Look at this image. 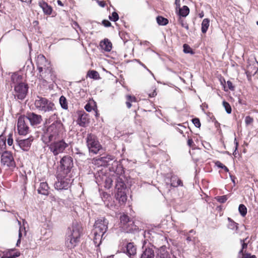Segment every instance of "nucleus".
<instances>
[{"label": "nucleus", "mask_w": 258, "mask_h": 258, "mask_svg": "<svg viewBox=\"0 0 258 258\" xmlns=\"http://www.w3.org/2000/svg\"><path fill=\"white\" fill-rule=\"evenodd\" d=\"M59 103L61 107L64 109H67L68 108V103L66 97L63 96H61L59 98Z\"/></svg>", "instance_id": "31"}, {"label": "nucleus", "mask_w": 258, "mask_h": 258, "mask_svg": "<svg viewBox=\"0 0 258 258\" xmlns=\"http://www.w3.org/2000/svg\"><path fill=\"white\" fill-rule=\"evenodd\" d=\"M86 140L87 147L90 153L97 154L102 149V146L95 135L92 134H88Z\"/></svg>", "instance_id": "5"}, {"label": "nucleus", "mask_w": 258, "mask_h": 258, "mask_svg": "<svg viewBox=\"0 0 258 258\" xmlns=\"http://www.w3.org/2000/svg\"><path fill=\"white\" fill-rule=\"evenodd\" d=\"M155 95H156V93L155 91H154L153 93H152L151 94H149V96L150 97H154Z\"/></svg>", "instance_id": "62"}, {"label": "nucleus", "mask_w": 258, "mask_h": 258, "mask_svg": "<svg viewBox=\"0 0 258 258\" xmlns=\"http://www.w3.org/2000/svg\"><path fill=\"white\" fill-rule=\"evenodd\" d=\"M175 4L176 5V8H179L180 6V0H175Z\"/></svg>", "instance_id": "56"}, {"label": "nucleus", "mask_w": 258, "mask_h": 258, "mask_svg": "<svg viewBox=\"0 0 258 258\" xmlns=\"http://www.w3.org/2000/svg\"><path fill=\"white\" fill-rule=\"evenodd\" d=\"M241 258H256L255 255H251V254L246 253H245Z\"/></svg>", "instance_id": "50"}, {"label": "nucleus", "mask_w": 258, "mask_h": 258, "mask_svg": "<svg viewBox=\"0 0 258 258\" xmlns=\"http://www.w3.org/2000/svg\"><path fill=\"white\" fill-rule=\"evenodd\" d=\"M189 13V9L188 7L186 6H184L182 8L179 9L178 15L180 16L185 17L188 15Z\"/></svg>", "instance_id": "27"}, {"label": "nucleus", "mask_w": 258, "mask_h": 258, "mask_svg": "<svg viewBox=\"0 0 258 258\" xmlns=\"http://www.w3.org/2000/svg\"><path fill=\"white\" fill-rule=\"evenodd\" d=\"M7 143L9 146H11L13 145V139L12 138V135L9 134L8 139H7Z\"/></svg>", "instance_id": "46"}, {"label": "nucleus", "mask_w": 258, "mask_h": 258, "mask_svg": "<svg viewBox=\"0 0 258 258\" xmlns=\"http://www.w3.org/2000/svg\"><path fill=\"white\" fill-rule=\"evenodd\" d=\"M215 165L219 168H223L224 167V165L221 162L217 161L215 162Z\"/></svg>", "instance_id": "53"}, {"label": "nucleus", "mask_w": 258, "mask_h": 258, "mask_svg": "<svg viewBox=\"0 0 258 258\" xmlns=\"http://www.w3.org/2000/svg\"><path fill=\"white\" fill-rule=\"evenodd\" d=\"M1 162L4 165L8 167H13L15 166V163L13 157L11 153L8 152H4L2 153Z\"/></svg>", "instance_id": "13"}, {"label": "nucleus", "mask_w": 258, "mask_h": 258, "mask_svg": "<svg viewBox=\"0 0 258 258\" xmlns=\"http://www.w3.org/2000/svg\"><path fill=\"white\" fill-rule=\"evenodd\" d=\"M238 211L241 215L243 217H244L247 214V208L243 204H240L239 206Z\"/></svg>", "instance_id": "35"}, {"label": "nucleus", "mask_w": 258, "mask_h": 258, "mask_svg": "<svg viewBox=\"0 0 258 258\" xmlns=\"http://www.w3.org/2000/svg\"><path fill=\"white\" fill-rule=\"evenodd\" d=\"M97 3L98 4V5L101 7H104L105 6V3H104V2H103V1H97Z\"/></svg>", "instance_id": "55"}, {"label": "nucleus", "mask_w": 258, "mask_h": 258, "mask_svg": "<svg viewBox=\"0 0 258 258\" xmlns=\"http://www.w3.org/2000/svg\"><path fill=\"white\" fill-rule=\"evenodd\" d=\"M27 120L25 116H20L18 119L17 130L20 135L25 136L30 131Z\"/></svg>", "instance_id": "11"}, {"label": "nucleus", "mask_w": 258, "mask_h": 258, "mask_svg": "<svg viewBox=\"0 0 258 258\" xmlns=\"http://www.w3.org/2000/svg\"><path fill=\"white\" fill-rule=\"evenodd\" d=\"M76 158L82 161L86 159V155L84 153H80V155L77 156Z\"/></svg>", "instance_id": "48"}, {"label": "nucleus", "mask_w": 258, "mask_h": 258, "mask_svg": "<svg viewBox=\"0 0 258 258\" xmlns=\"http://www.w3.org/2000/svg\"><path fill=\"white\" fill-rule=\"evenodd\" d=\"M39 5L43 10L44 14L49 15L51 14L52 11V8L46 3L44 2H40L39 3Z\"/></svg>", "instance_id": "22"}, {"label": "nucleus", "mask_w": 258, "mask_h": 258, "mask_svg": "<svg viewBox=\"0 0 258 258\" xmlns=\"http://www.w3.org/2000/svg\"><path fill=\"white\" fill-rule=\"evenodd\" d=\"M209 24H210V20L209 19L206 18L204 19L202 23V32L203 33H206L207 31L208 28L209 27Z\"/></svg>", "instance_id": "28"}, {"label": "nucleus", "mask_w": 258, "mask_h": 258, "mask_svg": "<svg viewBox=\"0 0 258 258\" xmlns=\"http://www.w3.org/2000/svg\"><path fill=\"white\" fill-rule=\"evenodd\" d=\"M120 225L122 228H123L127 232L133 230L132 227H130V225H132L133 222L126 215H121L120 217Z\"/></svg>", "instance_id": "16"}, {"label": "nucleus", "mask_w": 258, "mask_h": 258, "mask_svg": "<svg viewBox=\"0 0 258 258\" xmlns=\"http://www.w3.org/2000/svg\"><path fill=\"white\" fill-rule=\"evenodd\" d=\"M37 64L39 72L48 70L50 67V62L46 59L44 55L41 54L39 55L37 57Z\"/></svg>", "instance_id": "12"}, {"label": "nucleus", "mask_w": 258, "mask_h": 258, "mask_svg": "<svg viewBox=\"0 0 258 258\" xmlns=\"http://www.w3.org/2000/svg\"><path fill=\"white\" fill-rule=\"evenodd\" d=\"M100 46L105 51L109 52L112 49V43L108 39L105 38L100 41Z\"/></svg>", "instance_id": "18"}, {"label": "nucleus", "mask_w": 258, "mask_h": 258, "mask_svg": "<svg viewBox=\"0 0 258 258\" xmlns=\"http://www.w3.org/2000/svg\"><path fill=\"white\" fill-rule=\"evenodd\" d=\"M22 76L18 74H14L11 77L13 83L16 84V85L23 83L22 82Z\"/></svg>", "instance_id": "26"}, {"label": "nucleus", "mask_w": 258, "mask_h": 258, "mask_svg": "<svg viewBox=\"0 0 258 258\" xmlns=\"http://www.w3.org/2000/svg\"><path fill=\"white\" fill-rule=\"evenodd\" d=\"M126 99L127 101L131 103L136 102V98L135 96H133L130 95H126Z\"/></svg>", "instance_id": "44"}, {"label": "nucleus", "mask_w": 258, "mask_h": 258, "mask_svg": "<svg viewBox=\"0 0 258 258\" xmlns=\"http://www.w3.org/2000/svg\"><path fill=\"white\" fill-rule=\"evenodd\" d=\"M57 181L55 182L54 187L57 190L68 189L71 185L72 179L68 175L59 173L57 176Z\"/></svg>", "instance_id": "7"}, {"label": "nucleus", "mask_w": 258, "mask_h": 258, "mask_svg": "<svg viewBox=\"0 0 258 258\" xmlns=\"http://www.w3.org/2000/svg\"><path fill=\"white\" fill-rule=\"evenodd\" d=\"M227 85L230 90H234V86L233 85V84L231 81H228L227 82Z\"/></svg>", "instance_id": "51"}, {"label": "nucleus", "mask_w": 258, "mask_h": 258, "mask_svg": "<svg viewBox=\"0 0 258 258\" xmlns=\"http://www.w3.org/2000/svg\"><path fill=\"white\" fill-rule=\"evenodd\" d=\"M109 19L111 21L116 22L119 19V16L116 12H114L112 13L111 16H109Z\"/></svg>", "instance_id": "37"}, {"label": "nucleus", "mask_w": 258, "mask_h": 258, "mask_svg": "<svg viewBox=\"0 0 258 258\" xmlns=\"http://www.w3.org/2000/svg\"><path fill=\"white\" fill-rule=\"evenodd\" d=\"M85 109L88 112H90L92 110H93L95 112L96 116H97V114H98L97 112V107H96V105L95 104L94 105V106H92L90 103H87L85 106Z\"/></svg>", "instance_id": "34"}, {"label": "nucleus", "mask_w": 258, "mask_h": 258, "mask_svg": "<svg viewBox=\"0 0 258 258\" xmlns=\"http://www.w3.org/2000/svg\"><path fill=\"white\" fill-rule=\"evenodd\" d=\"M228 220L230 221L228 228L232 230H237L238 229V224L233 221L230 218H228Z\"/></svg>", "instance_id": "36"}, {"label": "nucleus", "mask_w": 258, "mask_h": 258, "mask_svg": "<svg viewBox=\"0 0 258 258\" xmlns=\"http://www.w3.org/2000/svg\"><path fill=\"white\" fill-rule=\"evenodd\" d=\"M131 103H131L130 102H129L128 101H127V100H126V105L127 107L128 108H130L131 107V106H132V104H131Z\"/></svg>", "instance_id": "58"}, {"label": "nucleus", "mask_w": 258, "mask_h": 258, "mask_svg": "<svg viewBox=\"0 0 258 258\" xmlns=\"http://www.w3.org/2000/svg\"><path fill=\"white\" fill-rule=\"evenodd\" d=\"M25 117H26L27 121H29L32 126L39 124L42 120L41 115L31 112H28Z\"/></svg>", "instance_id": "14"}, {"label": "nucleus", "mask_w": 258, "mask_h": 258, "mask_svg": "<svg viewBox=\"0 0 258 258\" xmlns=\"http://www.w3.org/2000/svg\"><path fill=\"white\" fill-rule=\"evenodd\" d=\"M181 25L182 26V27H184L186 29L188 30V25L185 24H184L183 23H181Z\"/></svg>", "instance_id": "61"}, {"label": "nucleus", "mask_w": 258, "mask_h": 258, "mask_svg": "<svg viewBox=\"0 0 258 258\" xmlns=\"http://www.w3.org/2000/svg\"><path fill=\"white\" fill-rule=\"evenodd\" d=\"M93 242L96 246H99L100 244L101 243L102 239H103L104 234H102V233H101L97 232L94 231H93Z\"/></svg>", "instance_id": "23"}, {"label": "nucleus", "mask_w": 258, "mask_h": 258, "mask_svg": "<svg viewBox=\"0 0 258 258\" xmlns=\"http://www.w3.org/2000/svg\"><path fill=\"white\" fill-rule=\"evenodd\" d=\"M49 187L46 182H42L40 183L39 188L37 189L38 192L43 195H48L49 193Z\"/></svg>", "instance_id": "20"}, {"label": "nucleus", "mask_w": 258, "mask_h": 258, "mask_svg": "<svg viewBox=\"0 0 258 258\" xmlns=\"http://www.w3.org/2000/svg\"><path fill=\"white\" fill-rule=\"evenodd\" d=\"M192 123L194 124L196 127H200L201 126V123L200 120L198 118H195L192 119Z\"/></svg>", "instance_id": "43"}, {"label": "nucleus", "mask_w": 258, "mask_h": 258, "mask_svg": "<svg viewBox=\"0 0 258 258\" xmlns=\"http://www.w3.org/2000/svg\"><path fill=\"white\" fill-rule=\"evenodd\" d=\"M6 141L5 137L3 136H0V153H3L6 148Z\"/></svg>", "instance_id": "32"}, {"label": "nucleus", "mask_w": 258, "mask_h": 258, "mask_svg": "<svg viewBox=\"0 0 258 258\" xmlns=\"http://www.w3.org/2000/svg\"><path fill=\"white\" fill-rule=\"evenodd\" d=\"M155 248V247L151 244H150L149 246H146L145 245V241H144V243L143 246V252L140 258H154Z\"/></svg>", "instance_id": "15"}, {"label": "nucleus", "mask_w": 258, "mask_h": 258, "mask_svg": "<svg viewBox=\"0 0 258 258\" xmlns=\"http://www.w3.org/2000/svg\"><path fill=\"white\" fill-rule=\"evenodd\" d=\"M223 105L224 107L225 110L228 114H230L231 113V107L228 102H226L225 101H224L223 102Z\"/></svg>", "instance_id": "38"}, {"label": "nucleus", "mask_w": 258, "mask_h": 258, "mask_svg": "<svg viewBox=\"0 0 258 258\" xmlns=\"http://www.w3.org/2000/svg\"><path fill=\"white\" fill-rule=\"evenodd\" d=\"M47 145L50 152L54 156H57L60 153H62L69 146L68 144L66 143L63 140H54Z\"/></svg>", "instance_id": "6"}, {"label": "nucleus", "mask_w": 258, "mask_h": 258, "mask_svg": "<svg viewBox=\"0 0 258 258\" xmlns=\"http://www.w3.org/2000/svg\"><path fill=\"white\" fill-rule=\"evenodd\" d=\"M82 234V227L77 223H74L69 227L67 233L66 244L68 248H74L80 242V238Z\"/></svg>", "instance_id": "3"}, {"label": "nucleus", "mask_w": 258, "mask_h": 258, "mask_svg": "<svg viewBox=\"0 0 258 258\" xmlns=\"http://www.w3.org/2000/svg\"><path fill=\"white\" fill-rule=\"evenodd\" d=\"M60 163V173L68 175L74 165L73 158L69 156H65L61 158Z\"/></svg>", "instance_id": "8"}, {"label": "nucleus", "mask_w": 258, "mask_h": 258, "mask_svg": "<svg viewBox=\"0 0 258 258\" xmlns=\"http://www.w3.org/2000/svg\"><path fill=\"white\" fill-rule=\"evenodd\" d=\"M78 124L81 126H85L89 122L88 115L87 113L82 114L78 119Z\"/></svg>", "instance_id": "21"}, {"label": "nucleus", "mask_w": 258, "mask_h": 258, "mask_svg": "<svg viewBox=\"0 0 258 258\" xmlns=\"http://www.w3.org/2000/svg\"><path fill=\"white\" fill-rule=\"evenodd\" d=\"M33 141V138L31 137L26 139L20 140L18 141V143L23 150L27 151L30 149Z\"/></svg>", "instance_id": "17"}, {"label": "nucleus", "mask_w": 258, "mask_h": 258, "mask_svg": "<svg viewBox=\"0 0 258 258\" xmlns=\"http://www.w3.org/2000/svg\"><path fill=\"white\" fill-rule=\"evenodd\" d=\"M230 177L231 178V179L232 180V181L233 182V183L235 184V177L232 176V175H230Z\"/></svg>", "instance_id": "59"}, {"label": "nucleus", "mask_w": 258, "mask_h": 258, "mask_svg": "<svg viewBox=\"0 0 258 258\" xmlns=\"http://www.w3.org/2000/svg\"><path fill=\"white\" fill-rule=\"evenodd\" d=\"M247 238L244 239H240V242L241 244V249H244L247 247V243H246L245 241L246 240Z\"/></svg>", "instance_id": "45"}, {"label": "nucleus", "mask_w": 258, "mask_h": 258, "mask_svg": "<svg viewBox=\"0 0 258 258\" xmlns=\"http://www.w3.org/2000/svg\"><path fill=\"white\" fill-rule=\"evenodd\" d=\"M87 76H88L90 78L95 80H97L99 78V73L94 70L89 71L87 73Z\"/></svg>", "instance_id": "30"}, {"label": "nucleus", "mask_w": 258, "mask_h": 258, "mask_svg": "<svg viewBox=\"0 0 258 258\" xmlns=\"http://www.w3.org/2000/svg\"><path fill=\"white\" fill-rule=\"evenodd\" d=\"M253 122V119L250 116H246L245 118V123L246 125L251 124Z\"/></svg>", "instance_id": "41"}, {"label": "nucleus", "mask_w": 258, "mask_h": 258, "mask_svg": "<svg viewBox=\"0 0 258 258\" xmlns=\"http://www.w3.org/2000/svg\"><path fill=\"white\" fill-rule=\"evenodd\" d=\"M112 161H113L114 165L117 166V169L115 171L116 174L117 175L119 174V172H120V175L118 176H116L115 178V188L117 190L115 197L116 200H118L120 203L124 204L127 200L126 189V185L123 181L124 176L122 174L123 169L121 165L118 164V162L114 160V156L110 155H107L100 158H94L93 163L98 166H106L108 165L110 162Z\"/></svg>", "instance_id": "1"}, {"label": "nucleus", "mask_w": 258, "mask_h": 258, "mask_svg": "<svg viewBox=\"0 0 258 258\" xmlns=\"http://www.w3.org/2000/svg\"><path fill=\"white\" fill-rule=\"evenodd\" d=\"M28 86L25 83H20L14 86V96L15 98L23 100L28 92Z\"/></svg>", "instance_id": "9"}, {"label": "nucleus", "mask_w": 258, "mask_h": 258, "mask_svg": "<svg viewBox=\"0 0 258 258\" xmlns=\"http://www.w3.org/2000/svg\"><path fill=\"white\" fill-rule=\"evenodd\" d=\"M57 118V115L54 114L49 119V121H54L44 131L42 140L45 144L55 140L62 129V123Z\"/></svg>", "instance_id": "2"}, {"label": "nucleus", "mask_w": 258, "mask_h": 258, "mask_svg": "<svg viewBox=\"0 0 258 258\" xmlns=\"http://www.w3.org/2000/svg\"><path fill=\"white\" fill-rule=\"evenodd\" d=\"M102 24L106 27H108L111 26V23L106 20H103Z\"/></svg>", "instance_id": "49"}, {"label": "nucleus", "mask_w": 258, "mask_h": 258, "mask_svg": "<svg viewBox=\"0 0 258 258\" xmlns=\"http://www.w3.org/2000/svg\"><path fill=\"white\" fill-rule=\"evenodd\" d=\"M156 21L158 25L165 26L168 23V20L162 16H158Z\"/></svg>", "instance_id": "29"}, {"label": "nucleus", "mask_w": 258, "mask_h": 258, "mask_svg": "<svg viewBox=\"0 0 258 258\" xmlns=\"http://www.w3.org/2000/svg\"><path fill=\"white\" fill-rule=\"evenodd\" d=\"M234 143L235 144V150L233 152V154H236V151L237 150L238 146V143L236 141V138H235L234 140Z\"/></svg>", "instance_id": "54"}, {"label": "nucleus", "mask_w": 258, "mask_h": 258, "mask_svg": "<svg viewBox=\"0 0 258 258\" xmlns=\"http://www.w3.org/2000/svg\"><path fill=\"white\" fill-rule=\"evenodd\" d=\"M19 255V254L17 253H15L13 255L10 253H7L6 254L2 256L1 258H16V257H18Z\"/></svg>", "instance_id": "42"}, {"label": "nucleus", "mask_w": 258, "mask_h": 258, "mask_svg": "<svg viewBox=\"0 0 258 258\" xmlns=\"http://www.w3.org/2000/svg\"><path fill=\"white\" fill-rule=\"evenodd\" d=\"M183 51L185 53H193L192 49L186 44L183 45Z\"/></svg>", "instance_id": "40"}, {"label": "nucleus", "mask_w": 258, "mask_h": 258, "mask_svg": "<svg viewBox=\"0 0 258 258\" xmlns=\"http://www.w3.org/2000/svg\"><path fill=\"white\" fill-rule=\"evenodd\" d=\"M113 176L106 177V178L105 179V185L104 186L106 188L109 189L111 187L112 182L113 181Z\"/></svg>", "instance_id": "33"}, {"label": "nucleus", "mask_w": 258, "mask_h": 258, "mask_svg": "<svg viewBox=\"0 0 258 258\" xmlns=\"http://www.w3.org/2000/svg\"><path fill=\"white\" fill-rule=\"evenodd\" d=\"M192 240V237L190 235H187L186 237V240L188 241H191Z\"/></svg>", "instance_id": "60"}, {"label": "nucleus", "mask_w": 258, "mask_h": 258, "mask_svg": "<svg viewBox=\"0 0 258 258\" xmlns=\"http://www.w3.org/2000/svg\"><path fill=\"white\" fill-rule=\"evenodd\" d=\"M216 200L220 203H224L228 199L226 195L218 196L216 198Z\"/></svg>", "instance_id": "39"}, {"label": "nucleus", "mask_w": 258, "mask_h": 258, "mask_svg": "<svg viewBox=\"0 0 258 258\" xmlns=\"http://www.w3.org/2000/svg\"><path fill=\"white\" fill-rule=\"evenodd\" d=\"M108 221L104 217H100L96 220L94 225V231L104 234L108 229Z\"/></svg>", "instance_id": "10"}, {"label": "nucleus", "mask_w": 258, "mask_h": 258, "mask_svg": "<svg viewBox=\"0 0 258 258\" xmlns=\"http://www.w3.org/2000/svg\"><path fill=\"white\" fill-rule=\"evenodd\" d=\"M193 143H194V142L191 139L188 140L187 144L188 146H190Z\"/></svg>", "instance_id": "57"}, {"label": "nucleus", "mask_w": 258, "mask_h": 258, "mask_svg": "<svg viewBox=\"0 0 258 258\" xmlns=\"http://www.w3.org/2000/svg\"><path fill=\"white\" fill-rule=\"evenodd\" d=\"M138 62H139V63L141 66H142L143 68H144L145 69H146L153 77H154V75L152 73V72L149 70L147 67L141 61H140L139 60H136Z\"/></svg>", "instance_id": "47"}, {"label": "nucleus", "mask_w": 258, "mask_h": 258, "mask_svg": "<svg viewBox=\"0 0 258 258\" xmlns=\"http://www.w3.org/2000/svg\"><path fill=\"white\" fill-rule=\"evenodd\" d=\"M243 250H244V249H241L239 250V252H238V254H242V255H243H243H244V254H245V253H244V251H243Z\"/></svg>", "instance_id": "63"}, {"label": "nucleus", "mask_w": 258, "mask_h": 258, "mask_svg": "<svg viewBox=\"0 0 258 258\" xmlns=\"http://www.w3.org/2000/svg\"><path fill=\"white\" fill-rule=\"evenodd\" d=\"M126 250V252L127 254L129 256H131L132 255H134L136 253V247L133 244V243L130 242L128 243L125 245V250H123V252H125Z\"/></svg>", "instance_id": "19"}, {"label": "nucleus", "mask_w": 258, "mask_h": 258, "mask_svg": "<svg viewBox=\"0 0 258 258\" xmlns=\"http://www.w3.org/2000/svg\"><path fill=\"white\" fill-rule=\"evenodd\" d=\"M182 181L176 176L173 175L170 178V186L172 187H177L182 186Z\"/></svg>", "instance_id": "24"}, {"label": "nucleus", "mask_w": 258, "mask_h": 258, "mask_svg": "<svg viewBox=\"0 0 258 258\" xmlns=\"http://www.w3.org/2000/svg\"><path fill=\"white\" fill-rule=\"evenodd\" d=\"M57 3L58 5L60 6H63V4H62V3L61 2V1L60 0H57Z\"/></svg>", "instance_id": "64"}, {"label": "nucleus", "mask_w": 258, "mask_h": 258, "mask_svg": "<svg viewBox=\"0 0 258 258\" xmlns=\"http://www.w3.org/2000/svg\"><path fill=\"white\" fill-rule=\"evenodd\" d=\"M34 105L35 108L40 112H47L55 110L54 104L46 98L37 96Z\"/></svg>", "instance_id": "4"}, {"label": "nucleus", "mask_w": 258, "mask_h": 258, "mask_svg": "<svg viewBox=\"0 0 258 258\" xmlns=\"http://www.w3.org/2000/svg\"><path fill=\"white\" fill-rule=\"evenodd\" d=\"M157 255L160 258H167L168 257V252L165 246H162L158 249Z\"/></svg>", "instance_id": "25"}, {"label": "nucleus", "mask_w": 258, "mask_h": 258, "mask_svg": "<svg viewBox=\"0 0 258 258\" xmlns=\"http://www.w3.org/2000/svg\"><path fill=\"white\" fill-rule=\"evenodd\" d=\"M18 222L19 224L20 225L19 230H21V231L25 235L26 233V230H25V228L24 227H23L21 225V222L20 221H18Z\"/></svg>", "instance_id": "52"}]
</instances>
